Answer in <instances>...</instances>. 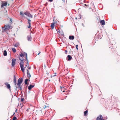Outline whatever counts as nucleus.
<instances>
[{"label":"nucleus","instance_id":"nucleus-1","mask_svg":"<svg viewBox=\"0 0 120 120\" xmlns=\"http://www.w3.org/2000/svg\"><path fill=\"white\" fill-rule=\"evenodd\" d=\"M19 60H20L21 62L20 63V68L21 71L22 72H23L24 71V67L23 66V65L24 63L23 61L24 59L23 57L22 58H20V57H19Z\"/></svg>","mask_w":120,"mask_h":120},{"label":"nucleus","instance_id":"nucleus-2","mask_svg":"<svg viewBox=\"0 0 120 120\" xmlns=\"http://www.w3.org/2000/svg\"><path fill=\"white\" fill-rule=\"evenodd\" d=\"M11 26L9 25H5L4 27H2V28L3 30L2 32H4L7 31L8 30H9Z\"/></svg>","mask_w":120,"mask_h":120},{"label":"nucleus","instance_id":"nucleus-3","mask_svg":"<svg viewBox=\"0 0 120 120\" xmlns=\"http://www.w3.org/2000/svg\"><path fill=\"white\" fill-rule=\"evenodd\" d=\"M23 81V79L22 78H21L20 79L19 78L18 81V83L17 85L18 87H19L20 85H21V84Z\"/></svg>","mask_w":120,"mask_h":120},{"label":"nucleus","instance_id":"nucleus-4","mask_svg":"<svg viewBox=\"0 0 120 120\" xmlns=\"http://www.w3.org/2000/svg\"><path fill=\"white\" fill-rule=\"evenodd\" d=\"M29 12L28 11H27L26 12H24L23 13H22V12L20 11V15L22 17H24V14L27 16Z\"/></svg>","mask_w":120,"mask_h":120},{"label":"nucleus","instance_id":"nucleus-5","mask_svg":"<svg viewBox=\"0 0 120 120\" xmlns=\"http://www.w3.org/2000/svg\"><path fill=\"white\" fill-rule=\"evenodd\" d=\"M16 60V59H12V60L11 65L12 67H13L14 66Z\"/></svg>","mask_w":120,"mask_h":120},{"label":"nucleus","instance_id":"nucleus-6","mask_svg":"<svg viewBox=\"0 0 120 120\" xmlns=\"http://www.w3.org/2000/svg\"><path fill=\"white\" fill-rule=\"evenodd\" d=\"M28 20V23L29 24V25L28 26V28H30L31 27V22L30 20L28 18L27 19Z\"/></svg>","mask_w":120,"mask_h":120},{"label":"nucleus","instance_id":"nucleus-7","mask_svg":"<svg viewBox=\"0 0 120 120\" xmlns=\"http://www.w3.org/2000/svg\"><path fill=\"white\" fill-rule=\"evenodd\" d=\"M103 119L102 116L100 115L97 117L96 120H101Z\"/></svg>","mask_w":120,"mask_h":120},{"label":"nucleus","instance_id":"nucleus-8","mask_svg":"<svg viewBox=\"0 0 120 120\" xmlns=\"http://www.w3.org/2000/svg\"><path fill=\"white\" fill-rule=\"evenodd\" d=\"M72 59V58L71 56L69 55H68L67 56V60L68 61H70Z\"/></svg>","mask_w":120,"mask_h":120},{"label":"nucleus","instance_id":"nucleus-9","mask_svg":"<svg viewBox=\"0 0 120 120\" xmlns=\"http://www.w3.org/2000/svg\"><path fill=\"white\" fill-rule=\"evenodd\" d=\"M5 85L8 88V89H10V90H10V88H11V86L7 82H6L5 83Z\"/></svg>","mask_w":120,"mask_h":120},{"label":"nucleus","instance_id":"nucleus-10","mask_svg":"<svg viewBox=\"0 0 120 120\" xmlns=\"http://www.w3.org/2000/svg\"><path fill=\"white\" fill-rule=\"evenodd\" d=\"M8 3L7 2H5L4 3H2L1 5V8L3 7L4 6H6L7 4Z\"/></svg>","mask_w":120,"mask_h":120},{"label":"nucleus","instance_id":"nucleus-11","mask_svg":"<svg viewBox=\"0 0 120 120\" xmlns=\"http://www.w3.org/2000/svg\"><path fill=\"white\" fill-rule=\"evenodd\" d=\"M13 82L15 83V85L16 86V78L15 75H14V76Z\"/></svg>","mask_w":120,"mask_h":120},{"label":"nucleus","instance_id":"nucleus-12","mask_svg":"<svg viewBox=\"0 0 120 120\" xmlns=\"http://www.w3.org/2000/svg\"><path fill=\"white\" fill-rule=\"evenodd\" d=\"M34 86V85H30V86L28 87V88L29 90H31V89Z\"/></svg>","mask_w":120,"mask_h":120},{"label":"nucleus","instance_id":"nucleus-13","mask_svg":"<svg viewBox=\"0 0 120 120\" xmlns=\"http://www.w3.org/2000/svg\"><path fill=\"white\" fill-rule=\"evenodd\" d=\"M100 23L102 25H104L105 23V22L104 20H102L100 22Z\"/></svg>","mask_w":120,"mask_h":120},{"label":"nucleus","instance_id":"nucleus-14","mask_svg":"<svg viewBox=\"0 0 120 120\" xmlns=\"http://www.w3.org/2000/svg\"><path fill=\"white\" fill-rule=\"evenodd\" d=\"M69 38L70 40H73L74 39V37L73 36H70L69 37Z\"/></svg>","mask_w":120,"mask_h":120},{"label":"nucleus","instance_id":"nucleus-15","mask_svg":"<svg viewBox=\"0 0 120 120\" xmlns=\"http://www.w3.org/2000/svg\"><path fill=\"white\" fill-rule=\"evenodd\" d=\"M24 53H25V59H26V60L27 61H28V60L27 57V53L26 52H24Z\"/></svg>","mask_w":120,"mask_h":120},{"label":"nucleus","instance_id":"nucleus-16","mask_svg":"<svg viewBox=\"0 0 120 120\" xmlns=\"http://www.w3.org/2000/svg\"><path fill=\"white\" fill-rule=\"evenodd\" d=\"M3 55L4 56H7V52L6 50H5L3 52Z\"/></svg>","mask_w":120,"mask_h":120},{"label":"nucleus","instance_id":"nucleus-17","mask_svg":"<svg viewBox=\"0 0 120 120\" xmlns=\"http://www.w3.org/2000/svg\"><path fill=\"white\" fill-rule=\"evenodd\" d=\"M29 80V79H26L25 80L24 82L25 83V85H26L28 83L27 82Z\"/></svg>","mask_w":120,"mask_h":120},{"label":"nucleus","instance_id":"nucleus-18","mask_svg":"<svg viewBox=\"0 0 120 120\" xmlns=\"http://www.w3.org/2000/svg\"><path fill=\"white\" fill-rule=\"evenodd\" d=\"M27 16L31 18H33V16L32 15H31L29 12Z\"/></svg>","mask_w":120,"mask_h":120},{"label":"nucleus","instance_id":"nucleus-19","mask_svg":"<svg viewBox=\"0 0 120 120\" xmlns=\"http://www.w3.org/2000/svg\"><path fill=\"white\" fill-rule=\"evenodd\" d=\"M28 40V41L31 40V37L30 35H29L27 36Z\"/></svg>","mask_w":120,"mask_h":120},{"label":"nucleus","instance_id":"nucleus-20","mask_svg":"<svg viewBox=\"0 0 120 120\" xmlns=\"http://www.w3.org/2000/svg\"><path fill=\"white\" fill-rule=\"evenodd\" d=\"M88 112V111L87 110H86V111H85L84 112V115L85 116H86L87 115Z\"/></svg>","mask_w":120,"mask_h":120},{"label":"nucleus","instance_id":"nucleus-21","mask_svg":"<svg viewBox=\"0 0 120 120\" xmlns=\"http://www.w3.org/2000/svg\"><path fill=\"white\" fill-rule=\"evenodd\" d=\"M25 54V53L24 54L22 53H21L20 54L19 56H20L22 57H24V56Z\"/></svg>","mask_w":120,"mask_h":120},{"label":"nucleus","instance_id":"nucleus-22","mask_svg":"<svg viewBox=\"0 0 120 120\" xmlns=\"http://www.w3.org/2000/svg\"><path fill=\"white\" fill-rule=\"evenodd\" d=\"M54 23H53L51 25V27L52 29H53L54 27Z\"/></svg>","mask_w":120,"mask_h":120},{"label":"nucleus","instance_id":"nucleus-23","mask_svg":"<svg viewBox=\"0 0 120 120\" xmlns=\"http://www.w3.org/2000/svg\"><path fill=\"white\" fill-rule=\"evenodd\" d=\"M29 66V64L28 63V61H27V62L26 64V67L28 68Z\"/></svg>","mask_w":120,"mask_h":120},{"label":"nucleus","instance_id":"nucleus-24","mask_svg":"<svg viewBox=\"0 0 120 120\" xmlns=\"http://www.w3.org/2000/svg\"><path fill=\"white\" fill-rule=\"evenodd\" d=\"M12 50L14 52H16V50L15 48H12Z\"/></svg>","mask_w":120,"mask_h":120},{"label":"nucleus","instance_id":"nucleus-25","mask_svg":"<svg viewBox=\"0 0 120 120\" xmlns=\"http://www.w3.org/2000/svg\"><path fill=\"white\" fill-rule=\"evenodd\" d=\"M27 74L28 75V77L30 78L31 77V75H30L29 72H28V73H27Z\"/></svg>","mask_w":120,"mask_h":120},{"label":"nucleus","instance_id":"nucleus-26","mask_svg":"<svg viewBox=\"0 0 120 120\" xmlns=\"http://www.w3.org/2000/svg\"><path fill=\"white\" fill-rule=\"evenodd\" d=\"M17 119V118L15 116H14L12 119V120H16Z\"/></svg>","mask_w":120,"mask_h":120},{"label":"nucleus","instance_id":"nucleus-27","mask_svg":"<svg viewBox=\"0 0 120 120\" xmlns=\"http://www.w3.org/2000/svg\"><path fill=\"white\" fill-rule=\"evenodd\" d=\"M24 98H21V102H23L24 100Z\"/></svg>","mask_w":120,"mask_h":120},{"label":"nucleus","instance_id":"nucleus-28","mask_svg":"<svg viewBox=\"0 0 120 120\" xmlns=\"http://www.w3.org/2000/svg\"><path fill=\"white\" fill-rule=\"evenodd\" d=\"M18 88H19L21 90H22V87L21 86V85H20V86H19V87H18Z\"/></svg>","mask_w":120,"mask_h":120},{"label":"nucleus","instance_id":"nucleus-29","mask_svg":"<svg viewBox=\"0 0 120 120\" xmlns=\"http://www.w3.org/2000/svg\"><path fill=\"white\" fill-rule=\"evenodd\" d=\"M78 45H77L76 46V49H77V50H78Z\"/></svg>","mask_w":120,"mask_h":120},{"label":"nucleus","instance_id":"nucleus-30","mask_svg":"<svg viewBox=\"0 0 120 120\" xmlns=\"http://www.w3.org/2000/svg\"><path fill=\"white\" fill-rule=\"evenodd\" d=\"M14 45V46L16 47H17L18 46V45L17 44H15Z\"/></svg>","mask_w":120,"mask_h":120},{"label":"nucleus","instance_id":"nucleus-31","mask_svg":"<svg viewBox=\"0 0 120 120\" xmlns=\"http://www.w3.org/2000/svg\"><path fill=\"white\" fill-rule=\"evenodd\" d=\"M48 106H47V107H48ZM47 107V106L46 105H45L44 106V109H45V108Z\"/></svg>","mask_w":120,"mask_h":120},{"label":"nucleus","instance_id":"nucleus-32","mask_svg":"<svg viewBox=\"0 0 120 120\" xmlns=\"http://www.w3.org/2000/svg\"><path fill=\"white\" fill-rule=\"evenodd\" d=\"M50 2H52L53 0H48Z\"/></svg>","mask_w":120,"mask_h":120},{"label":"nucleus","instance_id":"nucleus-33","mask_svg":"<svg viewBox=\"0 0 120 120\" xmlns=\"http://www.w3.org/2000/svg\"><path fill=\"white\" fill-rule=\"evenodd\" d=\"M29 69H30L31 68V67L30 66H29V67H28V68Z\"/></svg>","mask_w":120,"mask_h":120},{"label":"nucleus","instance_id":"nucleus-34","mask_svg":"<svg viewBox=\"0 0 120 120\" xmlns=\"http://www.w3.org/2000/svg\"><path fill=\"white\" fill-rule=\"evenodd\" d=\"M10 19V22H12V19H11H11Z\"/></svg>","mask_w":120,"mask_h":120},{"label":"nucleus","instance_id":"nucleus-35","mask_svg":"<svg viewBox=\"0 0 120 120\" xmlns=\"http://www.w3.org/2000/svg\"><path fill=\"white\" fill-rule=\"evenodd\" d=\"M27 73H28V72H29V71H28V69H27Z\"/></svg>","mask_w":120,"mask_h":120},{"label":"nucleus","instance_id":"nucleus-36","mask_svg":"<svg viewBox=\"0 0 120 120\" xmlns=\"http://www.w3.org/2000/svg\"><path fill=\"white\" fill-rule=\"evenodd\" d=\"M65 52H66V54H67V50H65Z\"/></svg>","mask_w":120,"mask_h":120},{"label":"nucleus","instance_id":"nucleus-37","mask_svg":"<svg viewBox=\"0 0 120 120\" xmlns=\"http://www.w3.org/2000/svg\"><path fill=\"white\" fill-rule=\"evenodd\" d=\"M17 87H16V88H15V90H17Z\"/></svg>","mask_w":120,"mask_h":120},{"label":"nucleus","instance_id":"nucleus-38","mask_svg":"<svg viewBox=\"0 0 120 120\" xmlns=\"http://www.w3.org/2000/svg\"><path fill=\"white\" fill-rule=\"evenodd\" d=\"M84 5L86 6H88V5H87L85 4H84Z\"/></svg>","mask_w":120,"mask_h":120},{"label":"nucleus","instance_id":"nucleus-39","mask_svg":"<svg viewBox=\"0 0 120 120\" xmlns=\"http://www.w3.org/2000/svg\"><path fill=\"white\" fill-rule=\"evenodd\" d=\"M60 88L61 89H62V88H64L63 87H61V86H60Z\"/></svg>","mask_w":120,"mask_h":120},{"label":"nucleus","instance_id":"nucleus-40","mask_svg":"<svg viewBox=\"0 0 120 120\" xmlns=\"http://www.w3.org/2000/svg\"><path fill=\"white\" fill-rule=\"evenodd\" d=\"M21 98H23V95H21Z\"/></svg>","mask_w":120,"mask_h":120},{"label":"nucleus","instance_id":"nucleus-41","mask_svg":"<svg viewBox=\"0 0 120 120\" xmlns=\"http://www.w3.org/2000/svg\"><path fill=\"white\" fill-rule=\"evenodd\" d=\"M41 52H39L38 54V55H39L40 53Z\"/></svg>","mask_w":120,"mask_h":120},{"label":"nucleus","instance_id":"nucleus-42","mask_svg":"<svg viewBox=\"0 0 120 120\" xmlns=\"http://www.w3.org/2000/svg\"><path fill=\"white\" fill-rule=\"evenodd\" d=\"M82 26H84V24H83V23H82Z\"/></svg>","mask_w":120,"mask_h":120},{"label":"nucleus","instance_id":"nucleus-43","mask_svg":"<svg viewBox=\"0 0 120 120\" xmlns=\"http://www.w3.org/2000/svg\"><path fill=\"white\" fill-rule=\"evenodd\" d=\"M64 2L65 1V0H62Z\"/></svg>","mask_w":120,"mask_h":120},{"label":"nucleus","instance_id":"nucleus-44","mask_svg":"<svg viewBox=\"0 0 120 120\" xmlns=\"http://www.w3.org/2000/svg\"><path fill=\"white\" fill-rule=\"evenodd\" d=\"M58 32H59V33H60V31H58Z\"/></svg>","mask_w":120,"mask_h":120},{"label":"nucleus","instance_id":"nucleus-45","mask_svg":"<svg viewBox=\"0 0 120 120\" xmlns=\"http://www.w3.org/2000/svg\"><path fill=\"white\" fill-rule=\"evenodd\" d=\"M15 112H17V109H16V110H15Z\"/></svg>","mask_w":120,"mask_h":120},{"label":"nucleus","instance_id":"nucleus-46","mask_svg":"<svg viewBox=\"0 0 120 120\" xmlns=\"http://www.w3.org/2000/svg\"><path fill=\"white\" fill-rule=\"evenodd\" d=\"M46 4L47 5L48 4V3H46Z\"/></svg>","mask_w":120,"mask_h":120},{"label":"nucleus","instance_id":"nucleus-47","mask_svg":"<svg viewBox=\"0 0 120 120\" xmlns=\"http://www.w3.org/2000/svg\"><path fill=\"white\" fill-rule=\"evenodd\" d=\"M26 111H28V109H27V110H26Z\"/></svg>","mask_w":120,"mask_h":120},{"label":"nucleus","instance_id":"nucleus-48","mask_svg":"<svg viewBox=\"0 0 120 120\" xmlns=\"http://www.w3.org/2000/svg\"><path fill=\"white\" fill-rule=\"evenodd\" d=\"M78 18L81 19V17L80 18Z\"/></svg>","mask_w":120,"mask_h":120},{"label":"nucleus","instance_id":"nucleus-49","mask_svg":"<svg viewBox=\"0 0 120 120\" xmlns=\"http://www.w3.org/2000/svg\"><path fill=\"white\" fill-rule=\"evenodd\" d=\"M15 114V113H14L13 114V115H12V116H13V115L14 114Z\"/></svg>","mask_w":120,"mask_h":120},{"label":"nucleus","instance_id":"nucleus-50","mask_svg":"<svg viewBox=\"0 0 120 120\" xmlns=\"http://www.w3.org/2000/svg\"><path fill=\"white\" fill-rule=\"evenodd\" d=\"M105 120L104 119H103L102 120Z\"/></svg>","mask_w":120,"mask_h":120},{"label":"nucleus","instance_id":"nucleus-51","mask_svg":"<svg viewBox=\"0 0 120 120\" xmlns=\"http://www.w3.org/2000/svg\"><path fill=\"white\" fill-rule=\"evenodd\" d=\"M56 76V75H54V76Z\"/></svg>","mask_w":120,"mask_h":120},{"label":"nucleus","instance_id":"nucleus-52","mask_svg":"<svg viewBox=\"0 0 120 120\" xmlns=\"http://www.w3.org/2000/svg\"><path fill=\"white\" fill-rule=\"evenodd\" d=\"M49 81H50V80H49Z\"/></svg>","mask_w":120,"mask_h":120},{"label":"nucleus","instance_id":"nucleus-53","mask_svg":"<svg viewBox=\"0 0 120 120\" xmlns=\"http://www.w3.org/2000/svg\"><path fill=\"white\" fill-rule=\"evenodd\" d=\"M34 16H36H36L35 15H34Z\"/></svg>","mask_w":120,"mask_h":120},{"label":"nucleus","instance_id":"nucleus-54","mask_svg":"<svg viewBox=\"0 0 120 120\" xmlns=\"http://www.w3.org/2000/svg\"><path fill=\"white\" fill-rule=\"evenodd\" d=\"M63 92H65V91H63Z\"/></svg>","mask_w":120,"mask_h":120},{"label":"nucleus","instance_id":"nucleus-55","mask_svg":"<svg viewBox=\"0 0 120 120\" xmlns=\"http://www.w3.org/2000/svg\"><path fill=\"white\" fill-rule=\"evenodd\" d=\"M76 19H77V18H76Z\"/></svg>","mask_w":120,"mask_h":120}]
</instances>
